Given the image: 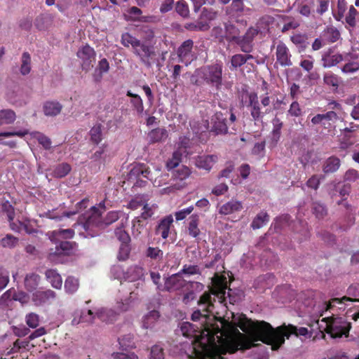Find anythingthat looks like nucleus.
Masks as SVG:
<instances>
[{
    "label": "nucleus",
    "mask_w": 359,
    "mask_h": 359,
    "mask_svg": "<svg viewBox=\"0 0 359 359\" xmlns=\"http://www.w3.org/2000/svg\"><path fill=\"white\" fill-rule=\"evenodd\" d=\"M18 238L11 234H6V236L2 238L0 241V245L1 247L10 249L15 248L18 245Z\"/></svg>",
    "instance_id": "40"
},
{
    "label": "nucleus",
    "mask_w": 359,
    "mask_h": 359,
    "mask_svg": "<svg viewBox=\"0 0 359 359\" xmlns=\"http://www.w3.org/2000/svg\"><path fill=\"white\" fill-rule=\"evenodd\" d=\"M134 292H131L130 294V297L128 299H125L123 302H117L116 304V310L118 313L124 312L128 311L132 306V300L133 298V295Z\"/></svg>",
    "instance_id": "53"
},
{
    "label": "nucleus",
    "mask_w": 359,
    "mask_h": 359,
    "mask_svg": "<svg viewBox=\"0 0 359 359\" xmlns=\"http://www.w3.org/2000/svg\"><path fill=\"white\" fill-rule=\"evenodd\" d=\"M30 135L33 138L36 139L45 149L48 150L50 149L52 142L49 137L37 131L32 132Z\"/></svg>",
    "instance_id": "38"
},
{
    "label": "nucleus",
    "mask_w": 359,
    "mask_h": 359,
    "mask_svg": "<svg viewBox=\"0 0 359 359\" xmlns=\"http://www.w3.org/2000/svg\"><path fill=\"white\" fill-rule=\"evenodd\" d=\"M342 60L343 57L339 54L326 55L323 57V66L325 68L331 67L339 63L341 61H342Z\"/></svg>",
    "instance_id": "42"
},
{
    "label": "nucleus",
    "mask_w": 359,
    "mask_h": 359,
    "mask_svg": "<svg viewBox=\"0 0 359 359\" xmlns=\"http://www.w3.org/2000/svg\"><path fill=\"white\" fill-rule=\"evenodd\" d=\"M121 43L123 46L126 48H129L130 46H131L133 49L140 44V40L132 36L130 33L125 32L121 35Z\"/></svg>",
    "instance_id": "37"
},
{
    "label": "nucleus",
    "mask_w": 359,
    "mask_h": 359,
    "mask_svg": "<svg viewBox=\"0 0 359 359\" xmlns=\"http://www.w3.org/2000/svg\"><path fill=\"white\" fill-rule=\"evenodd\" d=\"M26 323L32 328H36L39 324V316L35 313H30L26 316Z\"/></svg>",
    "instance_id": "58"
},
{
    "label": "nucleus",
    "mask_w": 359,
    "mask_h": 359,
    "mask_svg": "<svg viewBox=\"0 0 359 359\" xmlns=\"http://www.w3.org/2000/svg\"><path fill=\"white\" fill-rule=\"evenodd\" d=\"M128 97H131L130 104L133 109L137 111L138 114H142L144 111L143 100L141 97L135 93H132L130 90H128L126 93Z\"/></svg>",
    "instance_id": "29"
},
{
    "label": "nucleus",
    "mask_w": 359,
    "mask_h": 359,
    "mask_svg": "<svg viewBox=\"0 0 359 359\" xmlns=\"http://www.w3.org/2000/svg\"><path fill=\"white\" fill-rule=\"evenodd\" d=\"M119 313L113 309H102L95 314L88 309L87 311H83L80 316V320L86 323H93V320L97 317L102 322L111 323L116 320L117 315Z\"/></svg>",
    "instance_id": "7"
},
{
    "label": "nucleus",
    "mask_w": 359,
    "mask_h": 359,
    "mask_svg": "<svg viewBox=\"0 0 359 359\" xmlns=\"http://www.w3.org/2000/svg\"><path fill=\"white\" fill-rule=\"evenodd\" d=\"M323 320L327 322L325 330L332 338H341L348 332L349 329L346 327V323L341 318L327 317Z\"/></svg>",
    "instance_id": "8"
},
{
    "label": "nucleus",
    "mask_w": 359,
    "mask_h": 359,
    "mask_svg": "<svg viewBox=\"0 0 359 359\" xmlns=\"http://www.w3.org/2000/svg\"><path fill=\"white\" fill-rule=\"evenodd\" d=\"M16 119L15 112L11 109L0 110V127L4 125H11Z\"/></svg>",
    "instance_id": "28"
},
{
    "label": "nucleus",
    "mask_w": 359,
    "mask_h": 359,
    "mask_svg": "<svg viewBox=\"0 0 359 359\" xmlns=\"http://www.w3.org/2000/svg\"><path fill=\"white\" fill-rule=\"evenodd\" d=\"M133 53L138 56L145 65L149 67L151 65V58L155 55L154 48L151 46L147 45L144 42H141L140 44L133 48Z\"/></svg>",
    "instance_id": "13"
},
{
    "label": "nucleus",
    "mask_w": 359,
    "mask_h": 359,
    "mask_svg": "<svg viewBox=\"0 0 359 359\" xmlns=\"http://www.w3.org/2000/svg\"><path fill=\"white\" fill-rule=\"evenodd\" d=\"M150 359H164V352L162 347L154 345L151 348Z\"/></svg>",
    "instance_id": "59"
},
{
    "label": "nucleus",
    "mask_w": 359,
    "mask_h": 359,
    "mask_svg": "<svg viewBox=\"0 0 359 359\" xmlns=\"http://www.w3.org/2000/svg\"><path fill=\"white\" fill-rule=\"evenodd\" d=\"M193 46L194 42L191 39H187L181 44L177 49V55L180 62L188 65V63H190L194 60V55L192 54Z\"/></svg>",
    "instance_id": "14"
},
{
    "label": "nucleus",
    "mask_w": 359,
    "mask_h": 359,
    "mask_svg": "<svg viewBox=\"0 0 359 359\" xmlns=\"http://www.w3.org/2000/svg\"><path fill=\"white\" fill-rule=\"evenodd\" d=\"M180 274H187L189 276L201 274V270L198 265L184 264L182 269L179 271Z\"/></svg>",
    "instance_id": "51"
},
{
    "label": "nucleus",
    "mask_w": 359,
    "mask_h": 359,
    "mask_svg": "<svg viewBox=\"0 0 359 359\" xmlns=\"http://www.w3.org/2000/svg\"><path fill=\"white\" fill-rule=\"evenodd\" d=\"M216 155H206L198 156L196 160V165L200 169L210 171L215 163L217 161Z\"/></svg>",
    "instance_id": "19"
},
{
    "label": "nucleus",
    "mask_w": 359,
    "mask_h": 359,
    "mask_svg": "<svg viewBox=\"0 0 359 359\" xmlns=\"http://www.w3.org/2000/svg\"><path fill=\"white\" fill-rule=\"evenodd\" d=\"M324 35L332 43L336 42L340 37L339 30L334 27H327L324 32Z\"/></svg>",
    "instance_id": "46"
},
{
    "label": "nucleus",
    "mask_w": 359,
    "mask_h": 359,
    "mask_svg": "<svg viewBox=\"0 0 359 359\" xmlns=\"http://www.w3.org/2000/svg\"><path fill=\"white\" fill-rule=\"evenodd\" d=\"M184 27L186 29L192 32L206 31L210 28L208 23L203 20L187 22Z\"/></svg>",
    "instance_id": "35"
},
{
    "label": "nucleus",
    "mask_w": 359,
    "mask_h": 359,
    "mask_svg": "<svg viewBox=\"0 0 359 359\" xmlns=\"http://www.w3.org/2000/svg\"><path fill=\"white\" fill-rule=\"evenodd\" d=\"M311 210L313 214L318 219H323L327 215V208L324 204L320 202H313L311 205Z\"/></svg>",
    "instance_id": "36"
},
{
    "label": "nucleus",
    "mask_w": 359,
    "mask_h": 359,
    "mask_svg": "<svg viewBox=\"0 0 359 359\" xmlns=\"http://www.w3.org/2000/svg\"><path fill=\"white\" fill-rule=\"evenodd\" d=\"M74 236V231L71 229H59L50 232V239L54 243L60 241V238H72Z\"/></svg>",
    "instance_id": "22"
},
{
    "label": "nucleus",
    "mask_w": 359,
    "mask_h": 359,
    "mask_svg": "<svg viewBox=\"0 0 359 359\" xmlns=\"http://www.w3.org/2000/svg\"><path fill=\"white\" fill-rule=\"evenodd\" d=\"M224 271L219 275L217 273L212 278V286L210 287V293H203L199 300L198 305L199 309L194 311L191 315L193 321H201L202 324L218 325L217 321L219 322L221 317L214 315V304L212 300L211 295L219 298V303L224 302ZM222 316V318H223Z\"/></svg>",
    "instance_id": "3"
},
{
    "label": "nucleus",
    "mask_w": 359,
    "mask_h": 359,
    "mask_svg": "<svg viewBox=\"0 0 359 359\" xmlns=\"http://www.w3.org/2000/svg\"><path fill=\"white\" fill-rule=\"evenodd\" d=\"M29 133V132L27 129H23V130H18V131H6V132L0 133V137H11L17 136L19 137H23Z\"/></svg>",
    "instance_id": "60"
},
{
    "label": "nucleus",
    "mask_w": 359,
    "mask_h": 359,
    "mask_svg": "<svg viewBox=\"0 0 359 359\" xmlns=\"http://www.w3.org/2000/svg\"><path fill=\"white\" fill-rule=\"evenodd\" d=\"M46 277L53 287L60 289L62 285V279L60 275L54 269H48L46 271Z\"/></svg>",
    "instance_id": "27"
},
{
    "label": "nucleus",
    "mask_w": 359,
    "mask_h": 359,
    "mask_svg": "<svg viewBox=\"0 0 359 359\" xmlns=\"http://www.w3.org/2000/svg\"><path fill=\"white\" fill-rule=\"evenodd\" d=\"M111 357L114 359H139L136 353L129 351L126 352H114L111 353Z\"/></svg>",
    "instance_id": "55"
},
{
    "label": "nucleus",
    "mask_w": 359,
    "mask_h": 359,
    "mask_svg": "<svg viewBox=\"0 0 359 359\" xmlns=\"http://www.w3.org/2000/svg\"><path fill=\"white\" fill-rule=\"evenodd\" d=\"M145 255L154 260H161L163 257V252L158 247H149L145 252Z\"/></svg>",
    "instance_id": "45"
},
{
    "label": "nucleus",
    "mask_w": 359,
    "mask_h": 359,
    "mask_svg": "<svg viewBox=\"0 0 359 359\" xmlns=\"http://www.w3.org/2000/svg\"><path fill=\"white\" fill-rule=\"evenodd\" d=\"M340 166V160L334 156L328 158L324 163L323 171L325 173L334 172L337 171Z\"/></svg>",
    "instance_id": "32"
},
{
    "label": "nucleus",
    "mask_w": 359,
    "mask_h": 359,
    "mask_svg": "<svg viewBox=\"0 0 359 359\" xmlns=\"http://www.w3.org/2000/svg\"><path fill=\"white\" fill-rule=\"evenodd\" d=\"M231 0H226V4H229ZM243 2L242 0H231V6H228L226 13L229 15H233V13H237L243 10Z\"/></svg>",
    "instance_id": "48"
},
{
    "label": "nucleus",
    "mask_w": 359,
    "mask_h": 359,
    "mask_svg": "<svg viewBox=\"0 0 359 359\" xmlns=\"http://www.w3.org/2000/svg\"><path fill=\"white\" fill-rule=\"evenodd\" d=\"M76 243L71 241H59V244L55 246V250L50 252L48 255L50 260L53 261L57 256L69 255L72 253Z\"/></svg>",
    "instance_id": "15"
},
{
    "label": "nucleus",
    "mask_w": 359,
    "mask_h": 359,
    "mask_svg": "<svg viewBox=\"0 0 359 359\" xmlns=\"http://www.w3.org/2000/svg\"><path fill=\"white\" fill-rule=\"evenodd\" d=\"M151 170L144 163H137L135 165L128 173V180H135L137 178H144L151 180L150 177Z\"/></svg>",
    "instance_id": "16"
},
{
    "label": "nucleus",
    "mask_w": 359,
    "mask_h": 359,
    "mask_svg": "<svg viewBox=\"0 0 359 359\" xmlns=\"http://www.w3.org/2000/svg\"><path fill=\"white\" fill-rule=\"evenodd\" d=\"M1 208L4 212H6L8 220L9 222L13 220L15 212L13 205L8 201H6L2 204Z\"/></svg>",
    "instance_id": "63"
},
{
    "label": "nucleus",
    "mask_w": 359,
    "mask_h": 359,
    "mask_svg": "<svg viewBox=\"0 0 359 359\" xmlns=\"http://www.w3.org/2000/svg\"><path fill=\"white\" fill-rule=\"evenodd\" d=\"M191 173V170L187 166L182 165L172 171L171 180L177 184H183L184 189L187 186L185 180L190 176Z\"/></svg>",
    "instance_id": "18"
},
{
    "label": "nucleus",
    "mask_w": 359,
    "mask_h": 359,
    "mask_svg": "<svg viewBox=\"0 0 359 359\" xmlns=\"http://www.w3.org/2000/svg\"><path fill=\"white\" fill-rule=\"evenodd\" d=\"M91 142L97 145L102 140V125H95L90 130Z\"/></svg>",
    "instance_id": "39"
},
{
    "label": "nucleus",
    "mask_w": 359,
    "mask_h": 359,
    "mask_svg": "<svg viewBox=\"0 0 359 359\" xmlns=\"http://www.w3.org/2000/svg\"><path fill=\"white\" fill-rule=\"evenodd\" d=\"M324 82L328 86H332L336 88L339 86L338 77L333 74H325L323 78Z\"/></svg>",
    "instance_id": "62"
},
{
    "label": "nucleus",
    "mask_w": 359,
    "mask_h": 359,
    "mask_svg": "<svg viewBox=\"0 0 359 359\" xmlns=\"http://www.w3.org/2000/svg\"><path fill=\"white\" fill-rule=\"evenodd\" d=\"M247 58L243 55L237 54L232 57L231 63L233 68H237L245 64Z\"/></svg>",
    "instance_id": "64"
},
{
    "label": "nucleus",
    "mask_w": 359,
    "mask_h": 359,
    "mask_svg": "<svg viewBox=\"0 0 359 359\" xmlns=\"http://www.w3.org/2000/svg\"><path fill=\"white\" fill-rule=\"evenodd\" d=\"M106 144H102L99 149L91 155L90 159L95 162L101 161V163H105V157L103 156L106 151Z\"/></svg>",
    "instance_id": "54"
},
{
    "label": "nucleus",
    "mask_w": 359,
    "mask_h": 359,
    "mask_svg": "<svg viewBox=\"0 0 359 359\" xmlns=\"http://www.w3.org/2000/svg\"><path fill=\"white\" fill-rule=\"evenodd\" d=\"M183 280L180 273L172 275L165 282V288L168 291L176 290L182 286Z\"/></svg>",
    "instance_id": "25"
},
{
    "label": "nucleus",
    "mask_w": 359,
    "mask_h": 359,
    "mask_svg": "<svg viewBox=\"0 0 359 359\" xmlns=\"http://www.w3.org/2000/svg\"><path fill=\"white\" fill-rule=\"evenodd\" d=\"M22 64L20 69L22 75L28 74L31 71V57L29 53L25 52L22 55Z\"/></svg>",
    "instance_id": "41"
},
{
    "label": "nucleus",
    "mask_w": 359,
    "mask_h": 359,
    "mask_svg": "<svg viewBox=\"0 0 359 359\" xmlns=\"http://www.w3.org/2000/svg\"><path fill=\"white\" fill-rule=\"evenodd\" d=\"M140 34L143 39L147 41H151L154 38V29L147 25H143L140 29Z\"/></svg>",
    "instance_id": "50"
},
{
    "label": "nucleus",
    "mask_w": 359,
    "mask_h": 359,
    "mask_svg": "<svg viewBox=\"0 0 359 359\" xmlns=\"http://www.w3.org/2000/svg\"><path fill=\"white\" fill-rule=\"evenodd\" d=\"M176 12L183 18H187L189 14V6L184 0L177 1L175 6Z\"/></svg>",
    "instance_id": "52"
},
{
    "label": "nucleus",
    "mask_w": 359,
    "mask_h": 359,
    "mask_svg": "<svg viewBox=\"0 0 359 359\" xmlns=\"http://www.w3.org/2000/svg\"><path fill=\"white\" fill-rule=\"evenodd\" d=\"M249 107H251L250 114L255 121H258L262 117V114L260 111L258 97L257 93H251L249 94Z\"/></svg>",
    "instance_id": "20"
},
{
    "label": "nucleus",
    "mask_w": 359,
    "mask_h": 359,
    "mask_svg": "<svg viewBox=\"0 0 359 359\" xmlns=\"http://www.w3.org/2000/svg\"><path fill=\"white\" fill-rule=\"evenodd\" d=\"M276 60L281 66H291L290 55L288 48L283 43H280L276 47Z\"/></svg>",
    "instance_id": "17"
},
{
    "label": "nucleus",
    "mask_w": 359,
    "mask_h": 359,
    "mask_svg": "<svg viewBox=\"0 0 359 359\" xmlns=\"http://www.w3.org/2000/svg\"><path fill=\"white\" fill-rule=\"evenodd\" d=\"M115 234L117 238L121 242V243H129L130 241V237L128 233L121 228H118L115 231Z\"/></svg>",
    "instance_id": "61"
},
{
    "label": "nucleus",
    "mask_w": 359,
    "mask_h": 359,
    "mask_svg": "<svg viewBox=\"0 0 359 359\" xmlns=\"http://www.w3.org/2000/svg\"><path fill=\"white\" fill-rule=\"evenodd\" d=\"M273 130H272V140L274 142H278L280 136V130L283 128V122L277 117H275L273 121Z\"/></svg>",
    "instance_id": "44"
},
{
    "label": "nucleus",
    "mask_w": 359,
    "mask_h": 359,
    "mask_svg": "<svg viewBox=\"0 0 359 359\" xmlns=\"http://www.w3.org/2000/svg\"><path fill=\"white\" fill-rule=\"evenodd\" d=\"M65 288L68 293L75 292L79 288V280L73 277H68L65 282Z\"/></svg>",
    "instance_id": "47"
},
{
    "label": "nucleus",
    "mask_w": 359,
    "mask_h": 359,
    "mask_svg": "<svg viewBox=\"0 0 359 359\" xmlns=\"http://www.w3.org/2000/svg\"><path fill=\"white\" fill-rule=\"evenodd\" d=\"M269 217L266 212H260L257 215L251 224L254 229H257L263 226L269 222Z\"/></svg>",
    "instance_id": "43"
},
{
    "label": "nucleus",
    "mask_w": 359,
    "mask_h": 359,
    "mask_svg": "<svg viewBox=\"0 0 359 359\" xmlns=\"http://www.w3.org/2000/svg\"><path fill=\"white\" fill-rule=\"evenodd\" d=\"M56 293L50 290H36L32 294V301L35 306H39L45 304H50L55 298Z\"/></svg>",
    "instance_id": "12"
},
{
    "label": "nucleus",
    "mask_w": 359,
    "mask_h": 359,
    "mask_svg": "<svg viewBox=\"0 0 359 359\" xmlns=\"http://www.w3.org/2000/svg\"><path fill=\"white\" fill-rule=\"evenodd\" d=\"M160 317V313L156 310L149 312L142 319V327L145 329L151 328Z\"/></svg>",
    "instance_id": "31"
},
{
    "label": "nucleus",
    "mask_w": 359,
    "mask_h": 359,
    "mask_svg": "<svg viewBox=\"0 0 359 359\" xmlns=\"http://www.w3.org/2000/svg\"><path fill=\"white\" fill-rule=\"evenodd\" d=\"M219 323L220 326L201 323V327L189 322L180 324L182 334L191 339L189 359H224V317Z\"/></svg>",
    "instance_id": "1"
},
{
    "label": "nucleus",
    "mask_w": 359,
    "mask_h": 359,
    "mask_svg": "<svg viewBox=\"0 0 359 359\" xmlns=\"http://www.w3.org/2000/svg\"><path fill=\"white\" fill-rule=\"evenodd\" d=\"M198 75L207 83L218 88L222 84V65L215 64L203 67L198 69Z\"/></svg>",
    "instance_id": "6"
},
{
    "label": "nucleus",
    "mask_w": 359,
    "mask_h": 359,
    "mask_svg": "<svg viewBox=\"0 0 359 359\" xmlns=\"http://www.w3.org/2000/svg\"><path fill=\"white\" fill-rule=\"evenodd\" d=\"M168 137V131L163 128H157L148 134L150 143H156L165 140Z\"/></svg>",
    "instance_id": "26"
},
{
    "label": "nucleus",
    "mask_w": 359,
    "mask_h": 359,
    "mask_svg": "<svg viewBox=\"0 0 359 359\" xmlns=\"http://www.w3.org/2000/svg\"><path fill=\"white\" fill-rule=\"evenodd\" d=\"M257 34L258 31L256 29L251 27L248 29L243 36L240 37L238 36L233 35L227 37L226 36V40L234 41L241 47L242 51L245 53H250L252 50V41Z\"/></svg>",
    "instance_id": "9"
},
{
    "label": "nucleus",
    "mask_w": 359,
    "mask_h": 359,
    "mask_svg": "<svg viewBox=\"0 0 359 359\" xmlns=\"http://www.w3.org/2000/svg\"><path fill=\"white\" fill-rule=\"evenodd\" d=\"M358 12L357 10L354 8L353 6H351L349 8V11L348 12L347 15L346 16L345 20L346 22L350 26V27H355L356 25V20H355V16L357 15Z\"/></svg>",
    "instance_id": "57"
},
{
    "label": "nucleus",
    "mask_w": 359,
    "mask_h": 359,
    "mask_svg": "<svg viewBox=\"0 0 359 359\" xmlns=\"http://www.w3.org/2000/svg\"><path fill=\"white\" fill-rule=\"evenodd\" d=\"M307 334L308 330L306 327L298 328L291 324H283L275 329L270 325L265 337V344L271 345L273 350H278L284 344L285 337L288 338L291 334L306 336Z\"/></svg>",
    "instance_id": "5"
},
{
    "label": "nucleus",
    "mask_w": 359,
    "mask_h": 359,
    "mask_svg": "<svg viewBox=\"0 0 359 359\" xmlns=\"http://www.w3.org/2000/svg\"><path fill=\"white\" fill-rule=\"evenodd\" d=\"M71 171V166L66 163L58 165L55 170L54 174L57 177H64Z\"/></svg>",
    "instance_id": "49"
},
{
    "label": "nucleus",
    "mask_w": 359,
    "mask_h": 359,
    "mask_svg": "<svg viewBox=\"0 0 359 359\" xmlns=\"http://www.w3.org/2000/svg\"><path fill=\"white\" fill-rule=\"evenodd\" d=\"M130 252V247L129 243H121L119 247L118 259L121 261L126 260Z\"/></svg>",
    "instance_id": "56"
},
{
    "label": "nucleus",
    "mask_w": 359,
    "mask_h": 359,
    "mask_svg": "<svg viewBox=\"0 0 359 359\" xmlns=\"http://www.w3.org/2000/svg\"><path fill=\"white\" fill-rule=\"evenodd\" d=\"M118 344L120 348L123 351H128L136 348L135 343L133 341V336L131 334H126L118 338Z\"/></svg>",
    "instance_id": "33"
},
{
    "label": "nucleus",
    "mask_w": 359,
    "mask_h": 359,
    "mask_svg": "<svg viewBox=\"0 0 359 359\" xmlns=\"http://www.w3.org/2000/svg\"><path fill=\"white\" fill-rule=\"evenodd\" d=\"M62 109V105L57 101H46L43 106V111L47 116H55L58 115Z\"/></svg>",
    "instance_id": "21"
},
{
    "label": "nucleus",
    "mask_w": 359,
    "mask_h": 359,
    "mask_svg": "<svg viewBox=\"0 0 359 359\" xmlns=\"http://www.w3.org/2000/svg\"><path fill=\"white\" fill-rule=\"evenodd\" d=\"M119 218L118 211H110L106 217L102 219V212L95 206H93L85 216V222L83 223V228L92 237L98 235L100 229H104L107 226L117 221Z\"/></svg>",
    "instance_id": "4"
},
{
    "label": "nucleus",
    "mask_w": 359,
    "mask_h": 359,
    "mask_svg": "<svg viewBox=\"0 0 359 359\" xmlns=\"http://www.w3.org/2000/svg\"><path fill=\"white\" fill-rule=\"evenodd\" d=\"M183 152L180 149H176L172 155V157L169 158L166 162V168L168 170H173L177 168L182 161V157Z\"/></svg>",
    "instance_id": "34"
},
{
    "label": "nucleus",
    "mask_w": 359,
    "mask_h": 359,
    "mask_svg": "<svg viewBox=\"0 0 359 359\" xmlns=\"http://www.w3.org/2000/svg\"><path fill=\"white\" fill-rule=\"evenodd\" d=\"M200 222L199 216L194 214L189 217V222L188 224V233L189 235L194 238H196L201 234V231L198 228Z\"/></svg>",
    "instance_id": "23"
},
{
    "label": "nucleus",
    "mask_w": 359,
    "mask_h": 359,
    "mask_svg": "<svg viewBox=\"0 0 359 359\" xmlns=\"http://www.w3.org/2000/svg\"><path fill=\"white\" fill-rule=\"evenodd\" d=\"M77 57L81 60V67L86 72L89 71L95 61V52L89 45L86 44L79 48L76 53Z\"/></svg>",
    "instance_id": "10"
},
{
    "label": "nucleus",
    "mask_w": 359,
    "mask_h": 359,
    "mask_svg": "<svg viewBox=\"0 0 359 359\" xmlns=\"http://www.w3.org/2000/svg\"><path fill=\"white\" fill-rule=\"evenodd\" d=\"M174 219L172 215H168L159 219L155 228V234L160 236L165 240L169 237L172 230H175L173 225Z\"/></svg>",
    "instance_id": "11"
},
{
    "label": "nucleus",
    "mask_w": 359,
    "mask_h": 359,
    "mask_svg": "<svg viewBox=\"0 0 359 359\" xmlns=\"http://www.w3.org/2000/svg\"><path fill=\"white\" fill-rule=\"evenodd\" d=\"M41 277L36 273L27 274L25 278V287L28 291H33L38 287Z\"/></svg>",
    "instance_id": "30"
},
{
    "label": "nucleus",
    "mask_w": 359,
    "mask_h": 359,
    "mask_svg": "<svg viewBox=\"0 0 359 359\" xmlns=\"http://www.w3.org/2000/svg\"><path fill=\"white\" fill-rule=\"evenodd\" d=\"M53 17L50 15H40L35 19L34 25L40 31L48 29L53 24Z\"/></svg>",
    "instance_id": "24"
},
{
    "label": "nucleus",
    "mask_w": 359,
    "mask_h": 359,
    "mask_svg": "<svg viewBox=\"0 0 359 359\" xmlns=\"http://www.w3.org/2000/svg\"><path fill=\"white\" fill-rule=\"evenodd\" d=\"M270 324L265 321H252L245 315L226 309V353H235L238 348L250 349L256 341L265 344Z\"/></svg>",
    "instance_id": "2"
}]
</instances>
